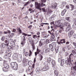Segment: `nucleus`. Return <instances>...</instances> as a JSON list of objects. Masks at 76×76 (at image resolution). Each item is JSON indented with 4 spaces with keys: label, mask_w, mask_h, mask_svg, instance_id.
Wrapping results in <instances>:
<instances>
[{
    "label": "nucleus",
    "mask_w": 76,
    "mask_h": 76,
    "mask_svg": "<svg viewBox=\"0 0 76 76\" xmlns=\"http://www.w3.org/2000/svg\"><path fill=\"white\" fill-rule=\"evenodd\" d=\"M74 65H75V66H73V69L74 70L73 71H72V76H75L76 73V62H75L74 63Z\"/></svg>",
    "instance_id": "f257e3e1"
},
{
    "label": "nucleus",
    "mask_w": 76,
    "mask_h": 76,
    "mask_svg": "<svg viewBox=\"0 0 76 76\" xmlns=\"http://www.w3.org/2000/svg\"><path fill=\"white\" fill-rule=\"evenodd\" d=\"M65 64L69 66H72V63L71 62V58H68L67 60L65 61Z\"/></svg>",
    "instance_id": "f03ea898"
},
{
    "label": "nucleus",
    "mask_w": 76,
    "mask_h": 76,
    "mask_svg": "<svg viewBox=\"0 0 76 76\" xmlns=\"http://www.w3.org/2000/svg\"><path fill=\"white\" fill-rule=\"evenodd\" d=\"M4 67L3 68V70L4 72H6L7 71V69L9 68V65L7 64H4Z\"/></svg>",
    "instance_id": "7ed1b4c3"
},
{
    "label": "nucleus",
    "mask_w": 76,
    "mask_h": 76,
    "mask_svg": "<svg viewBox=\"0 0 76 76\" xmlns=\"http://www.w3.org/2000/svg\"><path fill=\"white\" fill-rule=\"evenodd\" d=\"M35 4L36 8L37 9H39L40 11H41V9L40 7V3L38 4L37 2H35Z\"/></svg>",
    "instance_id": "20e7f679"
},
{
    "label": "nucleus",
    "mask_w": 76,
    "mask_h": 76,
    "mask_svg": "<svg viewBox=\"0 0 76 76\" xmlns=\"http://www.w3.org/2000/svg\"><path fill=\"white\" fill-rule=\"evenodd\" d=\"M51 37L52 38L50 39L51 41H53L56 40V39L55 38L56 36H55V34H54L53 33L52 34H51Z\"/></svg>",
    "instance_id": "39448f33"
},
{
    "label": "nucleus",
    "mask_w": 76,
    "mask_h": 76,
    "mask_svg": "<svg viewBox=\"0 0 76 76\" xmlns=\"http://www.w3.org/2000/svg\"><path fill=\"white\" fill-rule=\"evenodd\" d=\"M66 42L65 41V39H61L60 42H58L57 43L58 44H62L63 43L64 44Z\"/></svg>",
    "instance_id": "423d86ee"
},
{
    "label": "nucleus",
    "mask_w": 76,
    "mask_h": 76,
    "mask_svg": "<svg viewBox=\"0 0 76 76\" xmlns=\"http://www.w3.org/2000/svg\"><path fill=\"white\" fill-rule=\"evenodd\" d=\"M49 69L50 67H49V66H45L42 69V70L43 71H47V70H48Z\"/></svg>",
    "instance_id": "0eeeda50"
},
{
    "label": "nucleus",
    "mask_w": 76,
    "mask_h": 76,
    "mask_svg": "<svg viewBox=\"0 0 76 76\" xmlns=\"http://www.w3.org/2000/svg\"><path fill=\"white\" fill-rule=\"evenodd\" d=\"M23 41L21 43V45H25V42H26L25 41V40H26V39H25V36H23Z\"/></svg>",
    "instance_id": "6e6552de"
},
{
    "label": "nucleus",
    "mask_w": 76,
    "mask_h": 76,
    "mask_svg": "<svg viewBox=\"0 0 76 76\" xmlns=\"http://www.w3.org/2000/svg\"><path fill=\"white\" fill-rule=\"evenodd\" d=\"M71 29H72V27H71V26L69 24L66 28V32H68Z\"/></svg>",
    "instance_id": "1a4fd4ad"
},
{
    "label": "nucleus",
    "mask_w": 76,
    "mask_h": 76,
    "mask_svg": "<svg viewBox=\"0 0 76 76\" xmlns=\"http://www.w3.org/2000/svg\"><path fill=\"white\" fill-rule=\"evenodd\" d=\"M17 64V63L16 62H12L10 63V66L12 68L14 66H15V65H16Z\"/></svg>",
    "instance_id": "9d476101"
},
{
    "label": "nucleus",
    "mask_w": 76,
    "mask_h": 76,
    "mask_svg": "<svg viewBox=\"0 0 76 76\" xmlns=\"http://www.w3.org/2000/svg\"><path fill=\"white\" fill-rule=\"evenodd\" d=\"M12 57L14 60H17L18 59V54L16 53H15Z\"/></svg>",
    "instance_id": "9b49d317"
},
{
    "label": "nucleus",
    "mask_w": 76,
    "mask_h": 76,
    "mask_svg": "<svg viewBox=\"0 0 76 76\" xmlns=\"http://www.w3.org/2000/svg\"><path fill=\"white\" fill-rule=\"evenodd\" d=\"M18 55L19 56L17 60L18 62H20L22 61V55L21 54H20Z\"/></svg>",
    "instance_id": "f8f14e48"
},
{
    "label": "nucleus",
    "mask_w": 76,
    "mask_h": 76,
    "mask_svg": "<svg viewBox=\"0 0 76 76\" xmlns=\"http://www.w3.org/2000/svg\"><path fill=\"white\" fill-rule=\"evenodd\" d=\"M45 48L46 49L45 50V53H49L50 52V49L48 48L47 46H45Z\"/></svg>",
    "instance_id": "ddd939ff"
},
{
    "label": "nucleus",
    "mask_w": 76,
    "mask_h": 76,
    "mask_svg": "<svg viewBox=\"0 0 76 76\" xmlns=\"http://www.w3.org/2000/svg\"><path fill=\"white\" fill-rule=\"evenodd\" d=\"M49 47L50 49L51 50V51H54V48L51 44H50L49 45Z\"/></svg>",
    "instance_id": "4468645a"
},
{
    "label": "nucleus",
    "mask_w": 76,
    "mask_h": 76,
    "mask_svg": "<svg viewBox=\"0 0 76 76\" xmlns=\"http://www.w3.org/2000/svg\"><path fill=\"white\" fill-rule=\"evenodd\" d=\"M4 42L5 43V45H6V46H7L8 45H9V40H6L4 41Z\"/></svg>",
    "instance_id": "2eb2a0df"
},
{
    "label": "nucleus",
    "mask_w": 76,
    "mask_h": 76,
    "mask_svg": "<svg viewBox=\"0 0 76 76\" xmlns=\"http://www.w3.org/2000/svg\"><path fill=\"white\" fill-rule=\"evenodd\" d=\"M66 4H67L66 2L63 1L62 2V4H61V6L62 7H63L66 5Z\"/></svg>",
    "instance_id": "dca6fc26"
},
{
    "label": "nucleus",
    "mask_w": 76,
    "mask_h": 76,
    "mask_svg": "<svg viewBox=\"0 0 76 76\" xmlns=\"http://www.w3.org/2000/svg\"><path fill=\"white\" fill-rule=\"evenodd\" d=\"M12 68L14 70H18V64L13 66Z\"/></svg>",
    "instance_id": "f3484780"
},
{
    "label": "nucleus",
    "mask_w": 76,
    "mask_h": 76,
    "mask_svg": "<svg viewBox=\"0 0 76 76\" xmlns=\"http://www.w3.org/2000/svg\"><path fill=\"white\" fill-rule=\"evenodd\" d=\"M54 73L55 74V76H58L59 75V72L57 71V70H55L54 72Z\"/></svg>",
    "instance_id": "a211bd4d"
},
{
    "label": "nucleus",
    "mask_w": 76,
    "mask_h": 76,
    "mask_svg": "<svg viewBox=\"0 0 76 76\" xmlns=\"http://www.w3.org/2000/svg\"><path fill=\"white\" fill-rule=\"evenodd\" d=\"M61 23V20H59L57 21H56L55 22V23L56 25H58L60 24Z\"/></svg>",
    "instance_id": "6ab92c4d"
},
{
    "label": "nucleus",
    "mask_w": 76,
    "mask_h": 76,
    "mask_svg": "<svg viewBox=\"0 0 76 76\" xmlns=\"http://www.w3.org/2000/svg\"><path fill=\"white\" fill-rule=\"evenodd\" d=\"M64 64V59H63L61 60V66H63Z\"/></svg>",
    "instance_id": "aec40b11"
},
{
    "label": "nucleus",
    "mask_w": 76,
    "mask_h": 76,
    "mask_svg": "<svg viewBox=\"0 0 76 76\" xmlns=\"http://www.w3.org/2000/svg\"><path fill=\"white\" fill-rule=\"evenodd\" d=\"M14 35H15L14 33H11V34L8 36L9 38H12V37Z\"/></svg>",
    "instance_id": "412c9836"
},
{
    "label": "nucleus",
    "mask_w": 76,
    "mask_h": 76,
    "mask_svg": "<svg viewBox=\"0 0 76 76\" xmlns=\"http://www.w3.org/2000/svg\"><path fill=\"white\" fill-rule=\"evenodd\" d=\"M37 52L35 53V56H37V54H39V52H40L41 51L40 50L38 49L37 48Z\"/></svg>",
    "instance_id": "4be33fe9"
},
{
    "label": "nucleus",
    "mask_w": 76,
    "mask_h": 76,
    "mask_svg": "<svg viewBox=\"0 0 76 76\" xmlns=\"http://www.w3.org/2000/svg\"><path fill=\"white\" fill-rule=\"evenodd\" d=\"M28 40L29 42H32L33 41L32 38L31 37H29L28 38Z\"/></svg>",
    "instance_id": "5701e85b"
},
{
    "label": "nucleus",
    "mask_w": 76,
    "mask_h": 76,
    "mask_svg": "<svg viewBox=\"0 0 76 76\" xmlns=\"http://www.w3.org/2000/svg\"><path fill=\"white\" fill-rule=\"evenodd\" d=\"M35 71L36 73H39V72H40V69H39V68H37L36 69Z\"/></svg>",
    "instance_id": "b1692460"
},
{
    "label": "nucleus",
    "mask_w": 76,
    "mask_h": 76,
    "mask_svg": "<svg viewBox=\"0 0 76 76\" xmlns=\"http://www.w3.org/2000/svg\"><path fill=\"white\" fill-rule=\"evenodd\" d=\"M55 52H56V53H57L58 52V47H55Z\"/></svg>",
    "instance_id": "393cba45"
},
{
    "label": "nucleus",
    "mask_w": 76,
    "mask_h": 76,
    "mask_svg": "<svg viewBox=\"0 0 76 76\" xmlns=\"http://www.w3.org/2000/svg\"><path fill=\"white\" fill-rule=\"evenodd\" d=\"M52 64L53 65V67L54 66H56V61H55L53 60H52L51 62Z\"/></svg>",
    "instance_id": "a878e982"
},
{
    "label": "nucleus",
    "mask_w": 76,
    "mask_h": 76,
    "mask_svg": "<svg viewBox=\"0 0 76 76\" xmlns=\"http://www.w3.org/2000/svg\"><path fill=\"white\" fill-rule=\"evenodd\" d=\"M56 6H57V5H56V4H54L52 5V8H53V9H56Z\"/></svg>",
    "instance_id": "bb28decb"
},
{
    "label": "nucleus",
    "mask_w": 76,
    "mask_h": 76,
    "mask_svg": "<svg viewBox=\"0 0 76 76\" xmlns=\"http://www.w3.org/2000/svg\"><path fill=\"white\" fill-rule=\"evenodd\" d=\"M7 46V49H12V50H13V47H11V46Z\"/></svg>",
    "instance_id": "cd10ccee"
},
{
    "label": "nucleus",
    "mask_w": 76,
    "mask_h": 76,
    "mask_svg": "<svg viewBox=\"0 0 76 76\" xmlns=\"http://www.w3.org/2000/svg\"><path fill=\"white\" fill-rule=\"evenodd\" d=\"M4 58H5V59L9 58V57H8V56H7V54L4 55Z\"/></svg>",
    "instance_id": "c85d7f7f"
},
{
    "label": "nucleus",
    "mask_w": 76,
    "mask_h": 76,
    "mask_svg": "<svg viewBox=\"0 0 76 76\" xmlns=\"http://www.w3.org/2000/svg\"><path fill=\"white\" fill-rule=\"evenodd\" d=\"M18 31L19 32V34H21L22 32V30H21L20 28H19L18 29Z\"/></svg>",
    "instance_id": "c756f323"
},
{
    "label": "nucleus",
    "mask_w": 76,
    "mask_h": 76,
    "mask_svg": "<svg viewBox=\"0 0 76 76\" xmlns=\"http://www.w3.org/2000/svg\"><path fill=\"white\" fill-rule=\"evenodd\" d=\"M5 45H6L5 44L2 43L1 45V48H4V47H5Z\"/></svg>",
    "instance_id": "7c9ffc66"
},
{
    "label": "nucleus",
    "mask_w": 76,
    "mask_h": 76,
    "mask_svg": "<svg viewBox=\"0 0 76 76\" xmlns=\"http://www.w3.org/2000/svg\"><path fill=\"white\" fill-rule=\"evenodd\" d=\"M56 42H54L52 43V47H56Z\"/></svg>",
    "instance_id": "2f4dec72"
},
{
    "label": "nucleus",
    "mask_w": 76,
    "mask_h": 76,
    "mask_svg": "<svg viewBox=\"0 0 76 76\" xmlns=\"http://www.w3.org/2000/svg\"><path fill=\"white\" fill-rule=\"evenodd\" d=\"M72 28H73L75 29H76V24L74 23L72 25Z\"/></svg>",
    "instance_id": "473e14b6"
},
{
    "label": "nucleus",
    "mask_w": 76,
    "mask_h": 76,
    "mask_svg": "<svg viewBox=\"0 0 76 76\" xmlns=\"http://www.w3.org/2000/svg\"><path fill=\"white\" fill-rule=\"evenodd\" d=\"M23 66H26V62L25 61L23 60Z\"/></svg>",
    "instance_id": "72a5a7b5"
},
{
    "label": "nucleus",
    "mask_w": 76,
    "mask_h": 76,
    "mask_svg": "<svg viewBox=\"0 0 76 76\" xmlns=\"http://www.w3.org/2000/svg\"><path fill=\"white\" fill-rule=\"evenodd\" d=\"M11 45L13 47H15V42L11 43Z\"/></svg>",
    "instance_id": "f704fd0d"
},
{
    "label": "nucleus",
    "mask_w": 76,
    "mask_h": 76,
    "mask_svg": "<svg viewBox=\"0 0 76 76\" xmlns=\"http://www.w3.org/2000/svg\"><path fill=\"white\" fill-rule=\"evenodd\" d=\"M71 9H70V10H71L72 11V10H73L75 8V6L72 5H71Z\"/></svg>",
    "instance_id": "c9c22d12"
},
{
    "label": "nucleus",
    "mask_w": 76,
    "mask_h": 76,
    "mask_svg": "<svg viewBox=\"0 0 76 76\" xmlns=\"http://www.w3.org/2000/svg\"><path fill=\"white\" fill-rule=\"evenodd\" d=\"M66 20L68 22H71V20L70 19V17H67L66 18Z\"/></svg>",
    "instance_id": "e433bc0d"
},
{
    "label": "nucleus",
    "mask_w": 76,
    "mask_h": 76,
    "mask_svg": "<svg viewBox=\"0 0 76 76\" xmlns=\"http://www.w3.org/2000/svg\"><path fill=\"white\" fill-rule=\"evenodd\" d=\"M64 25L65 26H68L69 25V23H68L65 22L64 23Z\"/></svg>",
    "instance_id": "4c0bfd02"
},
{
    "label": "nucleus",
    "mask_w": 76,
    "mask_h": 76,
    "mask_svg": "<svg viewBox=\"0 0 76 76\" xmlns=\"http://www.w3.org/2000/svg\"><path fill=\"white\" fill-rule=\"evenodd\" d=\"M28 71L29 72H31L32 71V67L31 66H29L28 67Z\"/></svg>",
    "instance_id": "58836bf2"
},
{
    "label": "nucleus",
    "mask_w": 76,
    "mask_h": 76,
    "mask_svg": "<svg viewBox=\"0 0 76 76\" xmlns=\"http://www.w3.org/2000/svg\"><path fill=\"white\" fill-rule=\"evenodd\" d=\"M72 35H73V34H72V33H71L70 32H69L68 33V35L69 38H70L72 36Z\"/></svg>",
    "instance_id": "ea45409f"
},
{
    "label": "nucleus",
    "mask_w": 76,
    "mask_h": 76,
    "mask_svg": "<svg viewBox=\"0 0 76 76\" xmlns=\"http://www.w3.org/2000/svg\"><path fill=\"white\" fill-rule=\"evenodd\" d=\"M25 56H26V57H28V56L29 55V53L27 52H26L25 53Z\"/></svg>",
    "instance_id": "a19ab883"
},
{
    "label": "nucleus",
    "mask_w": 76,
    "mask_h": 76,
    "mask_svg": "<svg viewBox=\"0 0 76 76\" xmlns=\"http://www.w3.org/2000/svg\"><path fill=\"white\" fill-rule=\"evenodd\" d=\"M28 64L29 66H31L32 65V61H28Z\"/></svg>",
    "instance_id": "79ce46f5"
},
{
    "label": "nucleus",
    "mask_w": 76,
    "mask_h": 76,
    "mask_svg": "<svg viewBox=\"0 0 76 76\" xmlns=\"http://www.w3.org/2000/svg\"><path fill=\"white\" fill-rule=\"evenodd\" d=\"M7 56H8V57H10L11 56V55L12 54V53H8V54H7Z\"/></svg>",
    "instance_id": "37998d69"
},
{
    "label": "nucleus",
    "mask_w": 76,
    "mask_h": 76,
    "mask_svg": "<svg viewBox=\"0 0 76 76\" xmlns=\"http://www.w3.org/2000/svg\"><path fill=\"white\" fill-rule=\"evenodd\" d=\"M10 44H11L12 43H13V42H14V41H13V39H10Z\"/></svg>",
    "instance_id": "c03bdc74"
},
{
    "label": "nucleus",
    "mask_w": 76,
    "mask_h": 76,
    "mask_svg": "<svg viewBox=\"0 0 76 76\" xmlns=\"http://www.w3.org/2000/svg\"><path fill=\"white\" fill-rule=\"evenodd\" d=\"M40 3H42V2L45 3V2H46V1L45 0H40Z\"/></svg>",
    "instance_id": "a18cd8bd"
},
{
    "label": "nucleus",
    "mask_w": 76,
    "mask_h": 76,
    "mask_svg": "<svg viewBox=\"0 0 76 76\" xmlns=\"http://www.w3.org/2000/svg\"><path fill=\"white\" fill-rule=\"evenodd\" d=\"M69 32H70L71 34H73V33H74V31L72 29Z\"/></svg>",
    "instance_id": "49530a36"
},
{
    "label": "nucleus",
    "mask_w": 76,
    "mask_h": 76,
    "mask_svg": "<svg viewBox=\"0 0 76 76\" xmlns=\"http://www.w3.org/2000/svg\"><path fill=\"white\" fill-rule=\"evenodd\" d=\"M45 6V4H43V3H42L40 5L41 7H43V6Z\"/></svg>",
    "instance_id": "de8ad7c7"
},
{
    "label": "nucleus",
    "mask_w": 76,
    "mask_h": 76,
    "mask_svg": "<svg viewBox=\"0 0 76 76\" xmlns=\"http://www.w3.org/2000/svg\"><path fill=\"white\" fill-rule=\"evenodd\" d=\"M48 62H50V61H51V58H48Z\"/></svg>",
    "instance_id": "09e8293b"
},
{
    "label": "nucleus",
    "mask_w": 76,
    "mask_h": 76,
    "mask_svg": "<svg viewBox=\"0 0 76 76\" xmlns=\"http://www.w3.org/2000/svg\"><path fill=\"white\" fill-rule=\"evenodd\" d=\"M7 64V61L5 60H4V64Z\"/></svg>",
    "instance_id": "8fccbe9b"
},
{
    "label": "nucleus",
    "mask_w": 76,
    "mask_h": 76,
    "mask_svg": "<svg viewBox=\"0 0 76 76\" xmlns=\"http://www.w3.org/2000/svg\"><path fill=\"white\" fill-rule=\"evenodd\" d=\"M62 11L64 12L65 14H66V12H67V10H66V9H65L64 10Z\"/></svg>",
    "instance_id": "3c124183"
},
{
    "label": "nucleus",
    "mask_w": 76,
    "mask_h": 76,
    "mask_svg": "<svg viewBox=\"0 0 76 76\" xmlns=\"http://www.w3.org/2000/svg\"><path fill=\"white\" fill-rule=\"evenodd\" d=\"M73 38L75 39H76V34H74L73 35Z\"/></svg>",
    "instance_id": "603ef678"
},
{
    "label": "nucleus",
    "mask_w": 76,
    "mask_h": 76,
    "mask_svg": "<svg viewBox=\"0 0 76 76\" xmlns=\"http://www.w3.org/2000/svg\"><path fill=\"white\" fill-rule=\"evenodd\" d=\"M32 55V52L30 50L29 52V56L30 57V56Z\"/></svg>",
    "instance_id": "864d4df0"
},
{
    "label": "nucleus",
    "mask_w": 76,
    "mask_h": 76,
    "mask_svg": "<svg viewBox=\"0 0 76 76\" xmlns=\"http://www.w3.org/2000/svg\"><path fill=\"white\" fill-rule=\"evenodd\" d=\"M42 10L43 12H46V11H45V8H42Z\"/></svg>",
    "instance_id": "5fc2aeb1"
},
{
    "label": "nucleus",
    "mask_w": 76,
    "mask_h": 76,
    "mask_svg": "<svg viewBox=\"0 0 76 76\" xmlns=\"http://www.w3.org/2000/svg\"><path fill=\"white\" fill-rule=\"evenodd\" d=\"M5 39V37H4L3 36L2 38V39H1V40H2V41H4Z\"/></svg>",
    "instance_id": "6e6d98bb"
},
{
    "label": "nucleus",
    "mask_w": 76,
    "mask_h": 76,
    "mask_svg": "<svg viewBox=\"0 0 76 76\" xmlns=\"http://www.w3.org/2000/svg\"><path fill=\"white\" fill-rule=\"evenodd\" d=\"M74 22V23L76 24V19L74 18L73 19Z\"/></svg>",
    "instance_id": "4d7b16f0"
},
{
    "label": "nucleus",
    "mask_w": 76,
    "mask_h": 76,
    "mask_svg": "<svg viewBox=\"0 0 76 76\" xmlns=\"http://www.w3.org/2000/svg\"><path fill=\"white\" fill-rule=\"evenodd\" d=\"M46 43L47 44H48V43L50 42V41H49V40L48 39H46Z\"/></svg>",
    "instance_id": "13d9d810"
},
{
    "label": "nucleus",
    "mask_w": 76,
    "mask_h": 76,
    "mask_svg": "<svg viewBox=\"0 0 76 76\" xmlns=\"http://www.w3.org/2000/svg\"><path fill=\"white\" fill-rule=\"evenodd\" d=\"M66 7L67 9H69V5H67L66 6Z\"/></svg>",
    "instance_id": "bf43d9fd"
},
{
    "label": "nucleus",
    "mask_w": 76,
    "mask_h": 76,
    "mask_svg": "<svg viewBox=\"0 0 76 76\" xmlns=\"http://www.w3.org/2000/svg\"><path fill=\"white\" fill-rule=\"evenodd\" d=\"M37 35H34L33 38L34 39H35L36 38H37Z\"/></svg>",
    "instance_id": "052dcab7"
},
{
    "label": "nucleus",
    "mask_w": 76,
    "mask_h": 76,
    "mask_svg": "<svg viewBox=\"0 0 76 76\" xmlns=\"http://www.w3.org/2000/svg\"><path fill=\"white\" fill-rule=\"evenodd\" d=\"M65 14L62 11V12L61 13V16H64V15H65Z\"/></svg>",
    "instance_id": "680f3d73"
},
{
    "label": "nucleus",
    "mask_w": 76,
    "mask_h": 76,
    "mask_svg": "<svg viewBox=\"0 0 76 76\" xmlns=\"http://www.w3.org/2000/svg\"><path fill=\"white\" fill-rule=\"evenodd\" d=\"M73 56V54H72V53H71L69 56V58H70L71 56Z\"/></svg>",
    "instance_id": "e2e57ef3"
},
{
    "label": "nucleus",
    "mask_w": 76,
    "mask_h": 76,
    "mask_svg": "<svg viewBox=\"0 0 76 76\" xmlns=\"http://www.w3.org/2000/svg\"><path fill=\"white\" fill-rule=\"evenodd\" d=\"M42 45V43L41 42H40L39 44V46L40 47H41Z\"/></svg>",
    "instance_id": "0e129e2a"
},
{
    "label": "nucleus",
    "mask_w": 76,
    "mask_h": 76,
    "mask_svg": "<svg viewBox=\"0 0 76 76\" xmlns=\"http://www.w3.org/2000/svg\"><path fill=\"white\" fill-rule=\"evenodd\" d=\"M61 58H59L58 59V62H60V61H61Z\"/></svg>",
    "instance_id": "69168bd1"
},
{
    "label": "nucleus",
    "mask_w": 76,
    "mask_h": 76,
    "mask_svg": "<svg viewBox=\"0 0 76 76\" xmlns=\"http://www.w3.org/2000/svg\"><path fill=\"white\" fill-rule=\"evenodd\" d=\"M32 49H33V50H34L35 49V46L34 45L32 46Z\"/></svg>",
    "instance_id": "338daca9"
},
{
    "label": "nucleus",
    "mask_w": 76,
    "mask_h": 76,
    "mask_svg": "<svg viewBox=\"0 0 76 76\" xmlns=\"http://www.w3.org/2000/svg\"><path fill=\"white\" fill-rule=\"evenodd\" d=\"M73 44L74 45V46H75V47H76V43H75V42H73Z\"/></svg>",
    "instance_id": "774afa93"
}]
</instances>
